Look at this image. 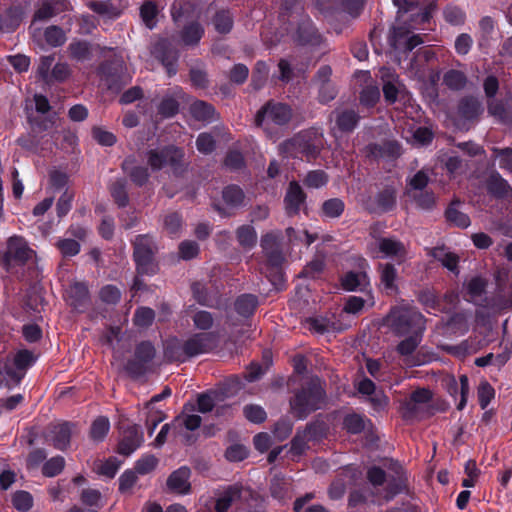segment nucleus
<instances>
[{
  "label": "nucleus",
  "mask_w": 512,
  "mask_h": 512,
  "mask_svg": "<svg viewBox=\"0 0 512 512\" xmlns=\"http://www.w3.org/2000/svg\"><path fill=\"white\" fill-rule=\"evenodd\" d=\"M325 398L326 391L320 379L313 377L295 391L290 399L291 411L297 419L304 420L322 407Z\"/></svg>",
  "instance_id": "obj_1"
},
{
  "label": "nucleus",
  "mask_w": 512,
  "mask_h": 512,
  "mask_svg": "<svg viewBox=\"0 0 512 512\" xmlns=\"http://www.w3.org/2000/svg\"><path fill=\"white\" fill-rule=\"evenodd\" d=\"M386 322L395 336L423 334L426 329V318L416 308L398 306L390 310Z\"/></svg>",
  "instance_id": "obj_2"
},
{
  "label": "nucleus",
  "mask_w": 512,
  "mask_h": 512,
  "mask_svg": "<svg viewBox=\"0 0 512 512\" xmlns=\"http://www.w3.org/2000/svg\"><path fill=\"white\" fill-rule=\"evenodd\" d=\"M322 135L316 130H303L286 140L282 149L287 156L293 158H305L308 162L315 160L322 149Z\"/></svg>",
  "instance_id": "obj_3"
},
{
  "label": "nucleus",
  "mask_w": 512,
  "mask_h": 512,
  "mask_svg": "<svg viewBox=\"0 0 512 512\" xmlns=\"http://www.w3.org/2000/svg\"><path fill=\"white\" fill-rule=\"evenodd\" d=\"M35 256L26 239L13 235L6 241L5 250L0 255V263L9 274L17 275L20 270Z\"/></svg>",
  "instance_id": "obj_4"
},
{
  "label": "nucleus",
  "mask_w": 512,
  "mask_h": 512,
  "mask_svg": "<svg viewBox=\"0 0 512 512\" xmlns=\"http://www.w3.org/2000/svg\"><path fill=\"white\" fill-rule=\"evenodd\" d=\"M147 163L152 171H159L169 166L173 174L178 176L184 171V152L174 145H167L162 148L150 149L146 153Z\"/></svg>",
  "instance_id": "obj_5"
},
{
  "label": "nucleus",
  "mask_w": 512,
  "mask_h": 512,
  "mask_svg": "<svg viewBox=\"0 0 512 512\" xmlns=\"http://www.w3.org/2000/svg\"><path fill=\"white\" fill-rule=\"evenodd\" d=\"M156 356V349L150 341H141L135 346L133 357L124 365V371L133 380L145 376Z\"/></svg>",
  "instance_id": "obj_6"
},
{
  "label": "nucleus",
  "mask_w": 512,
  "mask_h": 512,
  "mask_svg": "<svg viewBox=\"0 0 512 512\" xmlns=\"http://www.w3.org/2000/svg\"><path fill=\"white\" fill-rule=\"evenodd\" d=\"M291 118L292 109L288 104L269 100L256 113L255 123L258 127L270 124L284 126L290 122Z\"/></svg>",
  "instance_id": "obj_7"
},
{
  "label": "nucleus",
  "mask_w": 512,
  "mask_h": 512,
  "mask_svg": "<svg viewBox=\"0 0 512 512\" xmlns=\"http://www.w3.org/2000/svg\"><path fill=\"white\" fill-rule=\"evenodd\" d=\"M388 43L398 55L399 60L407 58L408 54L417 46L423 43V38L419 34L410 35V31L404 26L393 27Z\"/></svg>",
  "instance_id": "obj_8"
},
{
  "label": "nucleus",
  "mask_w": 512,
  "mask_h": 512,
  "mask_svg": "<svg viewBox=\"0 0 512 512\" xmlns=\"http://www.w3.org/2000/svg\"><path fill=\"white\" fill-rule=\"evenodd\" d=\"M222 200L224 205L213 203V209L221 217H230L234 211L245 206L246 195L244 190L237 184H229L222 189Z\"/></svg>",
  "instance_id": "obj_9"
},
{
  "label": "nucleus",
  "mask_w": 512,
  "mask_h": 512,
  "mask_svg": "<svg viewBox=\"0 0 512 512\" xmlns=\"http://www.w3.org/2000/svg\"><path fill=\"white\" fill-rule=\"evenodd\" d=\"M153 56L164 66L169 77L178 71L179 50L168 38H160L152 49Z\"/></svg>",
  "instance_id": "obj_10"
},
{
  "label": "nucleus",
  "mask_w": 512,
  "mask_h": 512,
  "mask_svg": "<svg viewBox=\"0 0 512 512\" xmlns=\"http://www.w3.org/2000/svg\"><path fill=\"white\" fill-rule=\"evenodd\" d=\"M126 67L121 57H113L102 61L97 67V75L108 89H119Z\"/></svg>",
  "instance_id": "obj_11"
},
{
  "label": "nucleus",
  "mask_w": 512,
  "mask_h": 512,
  "mask_svg": "<svg viewBox=\"0 0 512 512\" xmlns=\"http://www.w3.org/2000/svg\"><path fill=\"white\" fill-rule=\"evenodd\" d=\"M283 204L288 217H295L301 211L308 215L307 194L296 180L289 182Z\"/></svg>",
  "instance_id": "obj_12"
},
{
  "label": "nucleus",
  "mask_w": 512,
  "mask_h": 512,
  "mask_svg": "<svg viewBox=\"0 0 512 512\" xmlns=\"http://www.w3.org/2000/svg\"><path fill=\"white\" fill-rule=\"evenodd\" d=\"M36 360L37 357L28 349H21L16 352L13 358L14 367L5 366V373L14 386L20 385L26 371L35 364Z\"/></svg>",
  "instance_id": "obj_13"
},
{
  "label": "nucleus",
  "mask_w": 512,
  "mask_h": 512,
  "mask_svg": "<svg viewBox=\"0 0 512 512\" xmlns=\"http://www.w3.org/2000/svg\"><path fill=\"white\" fill-rule=\"evenodd\" d=\"M121 439L117 446V453L122 456H130L144 442V434L141 427L131 424L127 427L121 426Z\"/></svg>",
  "instance_id": "obj_14"
},
{
  "label": "nucleus",
  "mask_w": 512,
  "mask_h": 512,
  "mask_svg": "<svg viewBox=\"0 0 512 512\" xmlns=\"http://www.w3.org/2000/svg\"><path fill=\"white\" fill-rule=\"evenodd\" d=\"M216 346V335L213 332L195 333L184 341V352L188 359L209 353Z\"/></svg>",
  "instance_id": "obj_15"
},
{
  "label": "nucleus",
  "mask_w": 512,
  "mask_h": 512,
  "mask_svg": "<svg viewBox=\"0 0 512 512\" xmlns=\"http://www.w3.org/2000/svg\"><path fill=\"white\" fill-rule=\"evenodd\" d=\"M192 470L189 466L183 465L172 471L166 479L168 492L178 495H188L192 491L190 482Z\"/></svg>",
  "instance_id": "obj_16"
},
{
  "label": "nucleus",
  "mask_w": 512,
  "mask_h": 512,
  "mask_svg": "<svg viewBox=\"0 0 512 512\" xmlns=\"http://www.w3.org/2000/svg\"><path fill=\"white\" fill-rule=\"evenodd\" d=\"M67 303L78 313H84L91 305L88 286L83 282H74L67 289Z\"/></svg>",
  "instance_id": "obj_17"
},
{
  "label": "nucleus",
  "mask_w": 512,
  "mask_h": 512,
  "mask_svg": "<svg viewBox=\"0 0 512 512\" xmlns=\"http://www.w3.org/2000/svg\"><path fill=\"white\" fill-rule=\"evenodd\" d=\"M295 41L302 46H319L323 37L312 20L306 18L298 23Z\"/></svg>",
  "instance_id": "obj_18"
},
{
  "label": "nucleus",
  "mask_w": 512,
  "mask_h": 512,
  "mask_svg": "<svg viewBox=\"0 0 512 512\" xmlns=\"http://www.w3.org/2000/svg\"><path fill=\"white\" fill-rule=\"evenodd\" d=\"M482 103L474 96H465L458 102V116L465 122H475L483 113Z\"/></svg>",
  "instance_id": "obj_19"
},
{
  "label": "nucleus",
  "mask_w": 512,
  "mask_h": 512,
  "mask_svg": "<svg viewBox=\"0 0 512 512\" xmlns=\"http://www.w3.org/2000/svg\"><path fill=\"white\" fill-rule=\"evenodd\" d=\"M73 424L62 422L51 426L49 437L53 447L60 451H65L71 442Z\"/></svg>",
  "instance_id": "obj_20"
},
{
  "label": "nucleus",
  "mask_w": 512,
  "mask_h": 512,
  "mask_svg": "<svg viewBox=\"0 0 512 512\" xmlns=\"http://www.w3.org/2000/svg\"><path fill=\"white\" fill-rule=\"evenodd\" d=\"M372 421L364 414L351 411L342 418V429L350 435H359L367 428H372Z\"/></svg>",
  "instance_id": "obj_21"
},
{
  "label": "nucleus",
  "mask_w": 512,
  "mask_h": 512,
  "mask_svg": "<svg viewBox=\"0 0 512 512\" xmlns=\"http://www.w3.org/2000/svg\"><path fill=\"white\" fill-rule=\"evenodd\" d=\"M486 189L488 194L496 199H505L512 194V186L497 171L489 175Z\"/></svg>",
  "instance_id": "obj_22"
},
{
  "label": "nucleus",
  "mask_w": 512,
  "mask_h": 512,
  "mask_svg": "<svg viewBox=\"0 0 512 512\" xmlns=\"http://www.w3.org/2000/svg\"><path fill=\"white\" fill-rule=\"evenodd\" d=\"M377 270L380 275V284L387 295L395 294L399 288L396 283L398 272L392 263H379Z\"/></svg>",
  "instance_id": "obj_23"
},
{
  "label": "nucleus",
  "mask_w": 512,
  "mask_h": 512,
  "mask_svg": "<svg viewBox=\"0 0 512 512\" xmlns=\"http://www.w3.org/2000/svg\"><path fill=\"white\" fill-rule=\"evenodd\" d=\"M460 204L459 199H453L445 209L444 217L449 226L466 229L471 225V219L466 213L458 209Z\"/></svg>",
  "instance_id": "obj_24"
},
{
  "label": "nucleus",
  "mask_w": 512,
  "mask_h": 512,
  "mask_svg": "<svg viewBox=\"0 0 512 512\" xmlns=\"http://www.w3.org/2000/svg\"><path fill=\"white\" fill-rule=\"evenodd\" d=\"M23 10L20 6H10L0 13V32L13 33L20 26Z\"/></svg>",
  "instance_id": "obj_25"
},
{
  "label": "nucleus",
  "mask_w": 512,
  "mask_h": 512,
  "mask_svg": "<svg viewBox=\"0 0 512 512\" xmlns=\"http://www.w3.org/2000/svg\"><path fill=\"white\" fill-rule=\"evenodd\" d=\"M345 208L346 204L343 199L339 197L329 198L320 205L318 215L323 221L339 219L343 215Z\"/></svg>",
  "instance_id": "obj_26"
},
{
  "label": "nucleus",
  "mask_w": 512,
  "mask_h": 512,
  "mask_svg": "<svg viewBox=\"0 0 512 512\" xmlns=\"http://www.w3.org/2000/svg\"><path fill=\"white\" fill-rule=\"evenodd\" d=\"M340 281L345 291H364L369 286V277L363 271H348L341 277Z\"/></svg>",
  "instance_id": "obj_27"
},
{
  "label": "nucleus",
  "mask_w": 512,
  "mask_h": 512,
  "mask_svg": "<svg viewBox=\"0 0 512 512\" xmlns=\"http://www.w3.org/2000/svg\"><path fill=\"white\" fill-rule=\"evenodd\" d=\"M259 306L258 296L251 293L239 295L234 301L236 313L243 318H251Z\"/></svg>",
  "instance_id": "obj_28"
},
{
  "label": "nucleus",
  "mask_w": 512,
  "mask_h": 512,
  "mask_svg": "<svg viewBox=\"0 0 512 512\" xmlns=\"http://www.w3.org/2000/svg\"><path fill=\"white\" fill-rule=\"evenodd\" d=\"M242 496V488L239 485H229L215 501V512H228L234 501Z\"/></svg>",
  "instance_id": "obj_29"
},
{
  "label": "nucleus",
  "mask_w": 512,
  "mask_h": 512,
  "mask_svg": "<svg viewBox=\"0 0 512 512\" xmlns=\"http://www.w3.org/2000/svg\"><path fill=\"white\" fill-rule=\"evenodd\" d=\"M211 23L218 34L227 35L234 27V15L230 9H219L212 16Z\"/></svg>",
  "instance_id": "obj_30"
},
{
  "label": "nucleus",
  "mask_w": 512,
  "mask_h": 512,
  "mask_svg": "<svg viewBox=\"0 0 512 512\" xmlns=\"http://www.w3.org/2000/svg\"><path fill=\"white\" fill-rule=\"evenodd\" d=\"M133 161L125 159L122 164V170L129 176L130 180L138 187H143L149 180L150 173L147 167L141 165H132Z\"/></svg>",
  "instance_id": "obj_31"
},
{
  "label": "nucleus",
  "mask_w": 512,
  "mask_h": 512,
  "mask_svg": "<svg viewBox=\"0 0 512 512\" xmlns=\"http://www.w3.org/2000/svg\"><path fill=\"white\" fill-rule=\"evenodd\" d=\"M378 248L385 257L405 258L407 253L403 242L390 237L380 238Z\"/></svg>",
  "instance_id": "obj_32"
},
{
  "label": "nucleus",
  "mask_w": 512,
  "mask_h": 512,
  "mask_svg": "<svg viewBox=\"0 0 512 512\" xmlns=\"http://www.w3.org/2000/svg\"><path fill=\"white\" fill-rule=\"evenodd\" d=\"M205 30L201 23L198 21H191L184 25L180 31V39L186 46H196L202 37Z\"/></svg>",
  "instance_id": "obj_33"
},
{
  "label": "nucleus",
  "mask_w": 512,
  "mask_h": 512,
  "mask_svg": "<svg viewBox=\"0 0 512 512\" xmlns=\"http://www.w3.org/2000/svg\"><path fill=\"white\" fill-rule=\"evenodd\" d=\"M110 195L118 208H125L129 204L128 181L126 178H118L109 187Z\"/></svg>",
  "instance_id": "obj_34"
},
{
  "label": "nucleus",
  "mask_w": 512,
  "mask_h": 512,
  "mask_svg": "<svg viewBox=\"0 0 512 512\" xmlns=\"http://www.w3.org/2000/svg\"><path fill=\"white\" fill-rule=\"evenodd\" d=\"M133 257H155L156 246L149 234H140L132 241Z\"/></svg>",
  "instance_id": "obj_35"
},
{
  "label": "nucleus",
  "mask_w": 512,
  "mask_h": 512,
  "mask_svg": "<svg viewBox=\"0 0 512 512\" xmlns=\"http://www.w3.org/2000/svg\"><path fill=\"white\" fill-rule=\"evenodd\" d=\"M428 255L439 261L451 272L458 269L459 257L455 253L448 251L444 246L431 248Z\"/></svg>",
  "instance_id": "obj_36"
},
{
  "label": "nucleus",
  "mask_w": 512,
  "mask_h": 512,
  "mask_svg": "<svg viewBox=\"0 0 512 512\" xmlns=\"http://www.w3.org/2000/svg\"><path fill=\"white\" fill-rule=\"evenodd\" d=\"M360 115L353 109H345L336 116L335 123L342 133H351L360 121Z\"/></svg>",
  "instance_id": "obj_37"
},
{
  "label": "nucleus",
  "mask_w": 512,
  "mask_h": 512,
  "mask_svg": "<svg viewBox=\"0 0 512 512\" xmlns=\"http://www.w3.org/2000/svg\"><path fill=\"white\" fill-rule=\"evenodd\" d=\"M417 300L428 313L444 311L443 302L433 289L425 288L420 290L417 294Z\"/></svg>",
  "instance_id": "obj_38"
},
{
  "label": "nucleus",
  "mask_w": 512,
  "mask_h": 512,
  "mask_svg": "<svg viewBox=\"0 0 512 512\" xmlns=\"http://www.w3.org/2000/svg\"><path fill=\"white\" fill-rule=\"evenodd\" d=\"M436 58L434 49L431 46H424L419 48L409 60V69L419 72L425 66Z\"/></svg>",
  "instance_id": "obj_39"
},
{
  "label": "nucleus",
  "mask_w": 512,
  "mask_h": 512,
  "mask_svg": "<svg viewBox=\"0 0 512 512\" xmlns=\"http://www.w3.org/2000/svg\"><path fill=\"white\" fill-rule=\"evenodd\" d=\"M194 405L185 404L183 407V412L174 418V423L178 426H183L185 429L189 431H195L200 428L202 423L201 416L197 414H187V411H193Z\"/></svg>",
  "instance_id": "obj_40"
},
{
  "label": "nucleus",
  "mask_w": 512,
  "mask_h": 512,
  "mask_svg": "<svg viewBox=\"0 0 512 512\" xmlns=\"http://www.w3.org/2000/svg\"><path fill=\"white\" fill-rule=\"evenodd\" d=\"M302 431L310 442H320L327 437L329 426L325 421L316 419L307 423Z\"/></svg>",
  "instance_id": "obj_41"
},
{
  "label": "nucleus",
  "mask_w": 512,
  "mask_h": 512,
  "mask_svg": "<svg viewBox=\"0 0 512 512\" xmlns=\"http://www.w3.org/2000/svg\"><path fill=\"white\" fill-rule=\"evenodd\" d=\"M397 191L393 186H386L375 197L377 206L382 212H390L396 206Z\"/></svg>",
  "instance_id": "obj_42"
},
{
  "label": "nucleus",
  "mask_w": 512,
  "mask_h": 512,
  "mask_svg": "<svg viewBox=\"0 0 512 512\" xmlns=\"http://www.w3.org/2000/svg\"><path fill=\"white\" fill-rule=\"evenodd\" d=\"M70 57L76 61L84 62L92 57L91 44L86 40H75L68 45Z\"/></svg>",
  "instance_id": "obj_43"
},
{
  "label": "nucleus",
  "mask_w": 512,
  "mask_h": 512,
  "mask_svg": "<svg viewBox=\"0 0 512 512\" xmlns=\"http://www.w3.org/2000/svg\"><path fill=\"white\" fill-rule=\"evenodd\" d=\"M190 112L193 118L198 121L212 122L215 120L216 111L214 106L202 100L193 102L190 106Z\"/></svg>",
  "instance_id": "obj_44"
},
{
  "label": "nucleus",
  "mask_w": 512,
  "mask_h": 512,
  "mask_svg": "<svg viewBox=\"0 0 512 512\" xmlns=\"http://www.w3.org/2000/svg\"><path fill=\"white\" fill-rule=\"evenodd\" d=\"M460 383L458 384L455 379H453L452 383L448 387V392L450 395L455 396L458 392L460 393V401L457 404L458 410H463L467 404L468 394H469V380L466 375H461Z\"/></svg>",
  "instance_id": "obj_45"
},
{
  "label": "nucleus",
  "mask_w": 512,
  "mask_h": 512,
  "mask_svg": "<svg viewBox=\"0 0 512 512\" xmlns=\"http://www.w3.org/2000/svg\"><path fill=\"white\" fill-rule=\"evenodd\" d=\"M164 357L168 362H185L188 357L184 352V342L177 339L168 341L164 348Z\"/></svg>",
  "instance_id": "obj_46"
},
{
  "label": "nucleus",
  "mask_w": 512,
  "mask_h": 512,
  "mask_svg": "<svg viewBox=\"0 0 512 512\" xmlns=\"http://www.w3.org/2000/svg\"><path fill=\"white\" fill-rule=\"evenodd\" d=\"M158 13V6L152 0H147L140 6V17L144 25L150 30L154 29L157 25Z\"/></svg>",
  "instance_id": "obj_47"
},
{
  "label": "nucleus",
  "mask_w": 512,
  "mask_h": 512,
  "mask_svg": "<svg viewBox=\"0 0 512 512\" xmlns=\"http://www.w3.org/2000/svg\"><path fill=\"white\" fill-rule=\"evenodd\" d=\"M64 0H43L34 14V20H48L55 16L63 6Z\"/></svg>",
  "instance_id": "obj_48"
},
{
  "label": "nucleus",
  "mask_w": 512,
  "mask_h": 512,
  "mask_svg": "<svg viewBox=\"0 0 512 512\" xmlns=\"http://www.w3.org/2000/svg\"><path fill=\"white\" fill-rule=\"evenodd\" d=\"M266 258V266L273 273V275L282 280V265L285 261V257L283 255L282 249L271 251L268 253H264Z\"/></svg>",
  "instance_id": "obj_49"
},
{
  "label": "nucleus",
  "mask_w": 512,
  "mask_h": 512,
  "mask_svg": "<svg viewBox=\"0 0 512 512\" xmlns=\"http://www.w3.org/2000/svg\"><path fill=\"white\" fill-rule=\"evenodd\" d=\"M110 430V422L106 416H98L91 424L89 436L94 442H102Z\"/></svg>",
  "instance_id": "obj_50"
},
{
  "label": "nucleus",
  "mask_w": 512,
  "mask_h": 512,
  "mask_svg": "<svg viewBox=\"0 0 512 512\" xmlns=\"http://www.w3.org/2000/svg\"><path fill=\"white\" fill-rule=\"evenodd\" d=\"M179 112V102L172 95L164 96L157 105V113L162 119L172 118Z\"/></svg>",
  "instance_id": "obj_51"
},
{
  "label": "nucleus",
  "mask_w": 512,
  "mask_h": 512,
  "mask_svg": "<svg viewBox=\"0 0 512 512\" xmlns=\"http://www.w3.org/2000/svg\"><path fill=\"white\" fill-rule=\"evenodd\" d=\"M223 400V397L220 396L219 391H207L201 393L197 397V411L200 413H208L211 412L216 402Z\"/></svg>",
  "instance_id": "obj_52"
},
{
  "label": "nucleus",
  "mask_w": 512,
  "mask_h": 512,
  "mask_svg": "<svg viewBox=\"0 0 512 512\" xmlns=\"http://www.w3.org/2000/svg\"><path fill=\"white\" fill-rule=\"evenodd\" d=\"M269 66L265 61L259 60L255 63L251 75V86L254 90L262 89L267 81Z\"/></svg>",
  "instance_id": "obj_53"
},
{
  "label": "nucleus",
  "mask_w": 512,
  "mask_h": 512,
  "mask_svg": "<svg viewBox=\"0 0 512 512\" xmlns=\"http://www.w3.org/2000/svg\"><path fill=\"white\" fill-rule=\"evenodd\" d=\"M238 243L245 249L253 248L257 243V233L251 225H241L236 230Z\"/></svg>",
  "instance_id": "obj_54"
},
{
  "label": "nucleus",
  "mask_w": 512,
  "mask_h": 512,
  "mask_svg": "<svg viewBox=\"0 0 512 512\" xmlns=\"http://www.w3.org/2000/svg\"><path fill=\"white\" fill-rule=\"evenodd\" d=\"M396 346V352L401 356L412 355L420 345L423 334L406 335Z\"/></svg>",
  "instance_id": "obj_55"
},
{
  "label": "nucleus",
  "mask_w": 512,
  "mask_h": 512,
  "mask_svg": "<svg viewBox=\"0 0 512 512\" xmlns=\"http://www.w3.org/2000/svg\"><path fill=\"white\" fill-rule=\"evenodd\" d=\"M137 274L140 276H153L158 271V264L155 257H133Z\"/></svg>",
  "instance_id": "obj_56"
},
{
  "label": "nucleus",
  "mask_w": 512,
  "mask_h": 512,
  "mask_svg": "<svg viewBox=\"0 0 512 512\" xmlns=\"http://www.w3.org/2000/svg\"><path fill=\"white\" fill-rule=\"evenodd\" d=\"M302 181L308 188L319 189L327 185L329 176L324 170H311L305 175Z\"/></svg>",
  "instance_id": "obj_57"
},
{
  "label": "nucleus",
  "mask_w": 512,
  "mask_h": 512,
  "mask_svg": "<svg viewBox=\"0 0 512 512\" xmlns=\"http://www.w3.org/2000/svg\"><path fill=\"white\" fill-rule=\"evenodd\" d=\"M443 82L449 89L458 91L465 87L467 77L462 71L451 69L444 74Z\"/></svg>",
  "instance_id": "obj_58"
},
{
  "label": "nucleus",
  "mask_w": 512,
  "mask_h": 512,
  "mask_svg": "<svg viewBox=\"0 0 512 512\" xmlns=\"http://www.w3.org/2000/svg\"><path fill=\"white\" fill-rule=\"evenodd\" d=\"M12 505L19 512H28L33 507V496L25 490H18L12 495Z\"/></svg>",
  "instance_id": "obj_59"
},
{
  "label": "nucleus",
  "mask_w": 512,
  "mask_h": 512,
  "mask_svg": "<svg viewBox=\"0 0 512 512\" xmlns=\"http://www.w3.org/2000/svg\"><path fill=\"white\" fill-rule=\"evenodd\" d=\"M65 468V459L57 455L46 460L42 466V474L45 477L52 478L59 475Z\"/></svg>",
  "instance_id": "obj_60"
},
{
  "label": "nucleus",
  "mask_w": 512,
  "mask_h": 512,
  "mask_svg": "<svg viewBox=\"0 0 512 512\" xmlns=\"http://www.w3.org/2000/svg\"><path fill=\"white\" fill-rule=\"evenodd\" d=\"M413 200L416 206L424 211H432L437 203L435 193L431 190H424L414 194Z\"/></svg>",
  "instance_id": "obj_61"
},
{
  "label": "nucleus",
  "mask_w": 512,
  "mask_h": 512,
  "mask_svg": "<svg viewBox=\"0 0 512 512\" xmlns=\"http://www.w3.org/2000/svg\"><path fill=\"white\" fill-rule=\"evenodd\" d=\"M44 39L50 46L59 47L65 43L66 34L61 27L51 25L45 29Z\"/></svg>",
  "instance_id": "obj_62"
},
{
  "label": "nucleus",
  "mask_w": 512,
  "mask_h": 512,
  "mask_svg": "<svg viewBox=\"0 0 512 512\" xmlns=\"http://www.w3.org/2000/svg\"><path fill=\"white\" fill-rule=\"evenodd\" d=\"M443 17L447 23L459 26L464 24L466 14L460 7L450 4L444 8Z\"/></svg>",
  "instance_id": "obj_63"
},
{
  "label": "nucleus",
  "mask_w": 512,
  "mask_h": 512,
  "mask_svg": "<svg viewBox=\"0 0 512 512\" xmlns=\"http://www.w3.org/2000/svg\"><path fill=\"white\" fill-rule=\"evenodd\" d=\"M491 150H492L493 156L495 158H499V167L512 174V148L511 147H505V148L493 147Z\"/></svg>",
  "instance_id": "obj_64"
}]
</instances>
